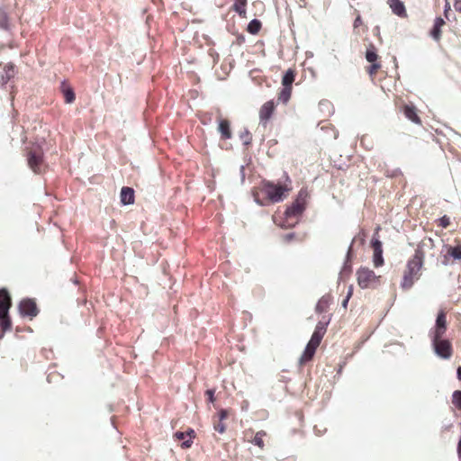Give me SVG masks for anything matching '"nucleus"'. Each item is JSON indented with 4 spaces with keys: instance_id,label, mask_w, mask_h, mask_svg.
Here are the masks:
<instances>
[{
    "instance_id": "nucleus-43",
    "label": "nucleus",
    "mask_w": 461,
    "mask_h": 461,
    "mask_svg": "<svg viewBox=\"0 0 461 461\" xmlns=\"http://www.w3.org/2000/svg\"><path fill=\"white\" fill-rule=\"evenodd\" d=\"M324 335H325V332L323 330H317L314 329V331L312 336L318 338L320 339H322Z\"/></svg>"
},
{
    "instance_id": "nucleus-1",
    "label": "nucleus",
    "mask_w": 461,
    "mask_h": 461,
    "mask_svg": "<svg viewBox=\"0 0 461 461\" xmlns=\"http://www.w3.org/2000/svg\"><path fill=\"white\" fill-rule=\"evenodd\" d=\"M447 330V314L440 310L436 317L435 324L429 329L428 336L431 342L433 353L441 359L447 360L453 355L451 341L445 338Z\"/></svg>"
},
{
    "instance_id": "nucleus-41",
    "label": "nucleus",
    "mask_w": 461,
    "mask_h": 461,
    "mask_svg": "<svg viewBox=\"0 0 461 461\" xmlns=\"http://www.w3.org/2000/svg\"><path fill=\"white\" fill-rule=\"evenodd\" d=\"M218 416H219V420L221 421H222L223 420H225L228 417V411L226 409H221L218 413Z\"/></svg>"
},
{
    "instance_id": "nucleus-24",
    "label": "nucleus",
    "mask_w": 461,
    "mask_h": 461,
    "mask_svg": "<svg viewBox=\"0 0 461 461\" xmlns=\"http://www.w3.org/2000/svg\"><path fill=\"white\" fill-rule=\"evenodd\" d=\"M247 0H235L232 9L242 17L246 15Z\"/></svg>"
},
{
    "instance_id": "nucleus-39",
    "label": "nucleus",
    "mask_w": 461,
    "mask_h": 461,
    "mask_svg": "<svg viewBox=\"0 0 461 461\" xmlns=\"http://www.w3.org/2000/svg\"><path fill=\"white\" fill-rule=\"evenodd\" d=\"M174 437L178 439V440H182V442L184 440H186L187 437H186V434L185 432H183V431H176L175 434H174Z\"/></svg>"
},
{
    "instance_id": "nucleus-18",
    "label": "nucleus",
    "mask_w": 461,
    "mask_h": 461,
    "mask_svg": "<svg viewBox=\"0 0 461 461\" xmlns=\"http://www.w3.org/2000/svg\"><path fill=\"white\" fill-rule=\"evenodd\" d=\"M60 88L64 95L65 102L67 104H72L76 99V95L73 88L68 86L65 81L61 83Z\"/></svg>"
},
{
    "instance_id": "nucleus-25",
    "label": "nucleus",
    "mask_w": 461,
    "mask_h": 461,
    "mask_svg": "<svg viewBox=\"0 0 461 461\" xmlns=\"http://www.w3.org/2000/svg\"><path fill=\"white\" fill-rule=\"evenodd\" d=\"M261 26H262L261 22H260L258 19L254 18V19H252V20L249 23V24H248V26H247V31H248L250 34L255 35V34H257V33L260 31Z\"/></svg>"
},
{
    "instance_id": "nucleus-4",
    "label": "nucleus",
    "mask_w": 461,
    "mask_h": 461,
    "mask_svg": "<svg viewBox=\"0 0 461 461\" xmlns=\"http://www.w3.org/2000/svg\"><path fill=\"white\" fill-rule=\"evenodd\" d=\"M262 191L267 194L272 203H280L285 198V193L290 189L274 182L263 179L261 181Z\"/></svg>"
},
{
    "instance_id": "nucleus-17",
    "label": "nucleus",
    "mask_w": 461,
    "mask_h": 461,
    "mask_svg": "<svg viewBox=\"0 0 461 461\" xmlns=\"http://www.w3.org/2000/svg\"><path fill=\"white\" fill-rule=\"evenodd\" d=\"M445 24V21L442 17H437L434 20V24L430 30V36L433 40L438 41L441 36V27Z\"/></svg>"
},
{
    "instance_id": "nucleus-8",
    "label": "nucleus",
    "mask_w": 461,
    "mask_h": 461,
    "mask_svg": "<svg viewBox=\"0 0 461 461\" xmlns=\"http://www.w3.org/2000/svg\"><path fill=\"white\" fill-rule=\"evenodd\" d=\"M371 246L374 249L373 263L375 267H382L384 265L383 257V244L378 237L373 236L371 240Z\"/></svg>"
},
{
    "instance_id": "nucleus-9",
    "label": "nucleus",
    "mask_w": 461,
    "mask_h": 461,
    "mask_svg": "<svg viewBox=\"0 0 461 461\" xmlns=\"http://www.w3.org/2000/svg\"><path fill=\"white\" fill-rule=\"evenodd\" d=\"M276 105L273 100L266 102L259 110V121L260 124L266 126L267 122L272 117Z\"/></svg>"
},
{
    "instance_id": "nucleus-6",
    "label": "nucleus",
    "mask_w": 461,
    "mask_h": 461,
    "mask_svg": "<svg viewBox=\"0 0 461 461\" xmlns=\"http://www.w3.org/2000/svg\"><path fill=\"white\" fill-rule=\"evenodd\" d=\"M357 284L362 289H367L373 286V284L378 283L380 276L367 267H360L357 271Z\"/></svg>"
},
{
    "instance_id": "nucleus-42",
    "label": "nucleus",
    "mask_w": 461,
    "mask_h": 461,
    "mask_svg": "<svg viewBox=\"0 0 461 461\" xmlns=\"http://www.w3.org/2000/svg\"><path fill=\"white\" fill-rule=\"evenodd\" d=\"M252 194H253L254 201H255L256 203H258L260 206H264L265 205V203L258 198L257 191H253Z\"/></svg>"
},
{
    "instance_id": "nucleus-19",
    "label": "nucleus",
    "mask_w": 461,
    "mask_h": 461,
    "mask_svg": "<svg viewBox=\"0 0 461 461\" xmlns=\"http://www.w3.org/2000/svg\"><path fill=\"white\" fill-rule=\"evenodd\" d=\"M316 349L317 348L307 343L303 355L299 358V364L303 365L305 362L310 361L313 357Z\"/></svg>"
},
{
    "instance_id": "nucleus-26",
    "label": "nucleus",
    "mask_w": 461,
    "mask_h": 461,
    "mask_svg": "<svg viewBox=\"0 0 461 461\" xmlns=\"http://www.w3.org/2000/svg\"><path fill=\"white\" fill-rule=\"evenodd\" d=\"M291 95H292V88L283 86V88L281 89V91L278 95L277 100H278V102L285 104L290 100Z\"/></svg>"
},
{
    "instance_id": "nucleus-50",
    "label": "nucleus",
    "mask_w": 461,
    "mask_h": 461,
    "mask_svg": "<svg viewBox=\"0 0 461 461\" xmlns=\"http://www.w3.org/2000/svg\"><path fill=\"white\" fill-rule=\"evenodd\" d=\"M456 377L461 381V366L456 368Z\"/></svg>"
},
{
    "instance_id": "nucleus-46",
    "label": "nucleus",
    "mask_w": 461,
    "mask_h": 461,
    "mask_svg": "<svg viewBox=\"0 0 461 461\" xmlns=\"http://www.w3.org/2000/svg\"><path fill=\"white\" fill-rule=\"evenodd\" d=\"M362 23V20H361V17L358 15L356 17L355 21H354V27L357 28L358 27L360 24Z\"/></svg>"
},
{
    "instance_id": "nucleus-22",
    "label": "nucleus",
    "mask_w": 461,
    "mask_h": 461,
    "mask_svg": "<svg viewBox=\"0 0 461 461\" xmlns=\"http://www.w3.org/2000/svg\"><path fill=\"white\" fill-rule=\"evenodd\" d=\"M415 279H416L415 276L411 275L405 271L403 274L402 280L401 282V287L403 290H408V289L411 288L414 284Z\"/></svg>"
},
{
    "instance_id": "nucleus-28",
    "label": "nucleus",
    "mask_w": 461,
    "mask_h": 461,
    "mask_svg": "<svg viewBox=\"0 0 461 461\" xmlns=\"http://www.w3.org/2000/svg\"><path fill=\"white\" fill-rule=\"evenodd\" d=\"M185 434H186L187 439L184 440L182 442L181 447L183 448H188V447H190L192 446V444H193V438L194 437V430L193 429H188L185 431Z\"/></svg>"
},
{
    "instance_id": "nucleus-31",
    "label": "nucleus",
    "mask_w": 461,
    "mask_h": 461,
    "mask_svg": "<svg viewBox=\"0 0 461 461\" xmlns=\"http://www.w3.org/2000/svg\"><path fill=\"white\" fill-rule=\"evenodd\" d=\"M240 139L243 141V145L249 146L251 143L252 136L248 129H244V131L240 133Z\"/></svg>"
},
{
    "instance_id": "nucleus-49",
    "label": "nucleus",
    "mask_w": 461,
    "mask_h": 461,
    "mask_svg": "<svg viewBox=\"0 0 461 461\" xmlns=\"http://www.w3.org/2000/svg\"><path fill=\"white\" fill-rule=\"evenodd\" d=\"M348 301H349V299H348V297H345L341 303V307H343L344 309H347Z\"/></svg>"
},
{
    "instance_id": "nucleus-16",
    "label": "nucleus",
    "mask_w": 461,
    "mask_h": 461,
    "mask_svg": "<svg viewBox=\"0 0 461 461\" xmlns=\"http://www.w3.org/2000/svg\"><path fill=\"white\" fill-rule=\"evenodd\" d=\"M218 131H220L221 139L223 140H229L232 136L230 124L228 120L221 119L219 121Z\"/></svg>"
},
{
    "instance_id": "nucleus-7",
    "label": "nucleus",
    "mask_w": 461,
    "mask_h": 461,
    "mask_svg": "<svg viewBox=\"0 0 461 461\" xmlns=\"http://www.w3.org/2000/svg\"><path fill=\"white\" fill-rule=\"evenodd\" d=\"M18 310L23 317H30L31 319L39 313L36 303L31 298L23 299L18 305Z\"/></svg>"
},
{
    "instance_id": "nucleus-11",
    "label": "nucleus",
    "mask_w": 461,
    "mask_h": 461,
    "mask_svg": "<svg viewBox=\"0 0 461 461\" xmlns=\"http://www.w3.org/2000/svg\"><path fill=\"white\" fill-rule=\"evenodd\" d=\"M387 4L389 5L390 8L392 9V12L401 17L405 18L407 16V12L405 5L402 1L401 0H387Z\"/></svg>"
},
{
    "instance_id": "nucleus-38",
    "label": "nucleus",
    "mask_w": 461,
    "mask_h": 461,
    "mask_svg": "<svg viewBox=\"0 0 461 461\" xmlns=\"http://www.w3.org/2000/svg\"><path fill=\"white\" fill-rule=\"evenodd\" d=\"M321 339L312 336L308 344H310L311 346H313L315 348H318L319 345L321 344Z\"/></svg>"
},
{
    "instance_id": "nucleus-5",
    "label": "nucleus",
    "mask_w": 461,
    "mask_h": 461,
    "mask_svg": "<svg viewBox=\"0 0 461 461\" xmlns=\"http://www.w3.org/2000/svg\"><path fill=\"white\" fill-rule=\"evenodd\" d=\"M424 251L421 247L418 246L414 255L407 262L406 272L416 276V280L420 278V270L423 266Z\"/></svg>"
},
{
    "instance_id": "nucleus-20",
    "label": "nucleus",
    "mask_w": 461,
    "mask_h": 461,
    "mask_svg": "<svg viewBox=\"0 0 461 461\" xmlns=\"http://www.w3.org/2000/svg\"><path fill=\"white\" fill-rule=\"evenodd\" d=\"M353 243H354V240L351 241V243L348 247V249L347 251L346 259H345V262L342 267L341 274L342 273L349 274L352 271V267H351L350 261H351L352 254H353Z\"/></svg>"
},
{
    "instance_id": "nucleus-35",
    "label": "nucleus",
    "mask_w": 461,
    "mask_h": 461,
    "mask_svg": "<svg viewBox=\"0 0 461 461\" xmlns=\"http://www.w3.org/2000/svg\"><path fill=\"white\" fill-rule=\"evenodd\" d=\"M439 226L447 228L450 224V219L447 215H443L438 219Z\"/></svg>"
},
{
    "instance_id": "nucleus-48",
    "label": "nucleus",
    "mask_w": 461,
    "mask_h": 461,
    "mask_svg": "<svg viewBox=\"0 0 461 461\" xmlns=\"http://www.w3.org/2000/svg\"><path fill=\"white\" fill-rule=\"evenodd\" d=\"M240 171L241 181L243 182L244 179H245V172H244L245 171V167H244V166H242V165L240 166Z\"/></svg>"
},
{
    "instance_id": "nucleus-29",
    "label": "nucleus",
    "mask_w": 461,
    "mask_h": 461,
    "mask_svg": "<svg viewBox=\"0 0 461 461\" xmlns=\"http://www.w3.org/2000/svg\"><path fill=\"white\" fill-rule=\"evenodd\" d=\"M266 434L267 433L264 430L258 431L254 436L252 443L262 448L264 447L263 438L266 436Z\"/></svg>"
},
{
    "instance_id": "nucleus-12",
    "label": "nucleus",
    "mask_w": 461,
    "mask_h": 461,
    "mask_svg": "<svg viewBox=\"0 0 461 461\" xmlns=\"http://www.w3.org/2000/svg\"><path fill=\"white\" fill-rule=\"evenodd\" d=\"M134 190L129 186H123L121 189L120 198L123 205H131L134 203Z\"/></svg>"
},
{
    "instance_id": "nucleus-40",
    "label": "nucleus",
    "mask_w": 461,
    "mask_h": 461,
    "mask_svg": "<svg viewBox=\"0 0 461 461\" xmlns=\"http://www.w3.org/2000/svg\"><path fill=\"white\" fill-rule=\"evenodd\" d=\"M214 429L217 430L219 433H223L226 428L222 421L220 420L217 424L214 425Z\"/></svg>"
},
{
    "instance_id": "nucleus-44",
    "label": "nucleus",
    "mask_w": 461,
    "mask_h": 461,
    "mask_svg": "<svg viewBox=\"0 0 461 461\" xmlns=\"http://www.w3.org/2000/svg\"><path fill=\"white\" fill-rule=\"evenodd\" d=\"M294 236H295L294 232H290V233L285 234L284 239L286 242H290L291 240H294Z\"/></svg>"
},
{
    "instance_id": "nucleus-32",
    "label": "nucleus",
    "mask_w": 461,
    "mask_h": 461,
    "mask_svg": "<svg viewBox=\"0 0 461 461\" xmlns=\"http://www.w3.org/2000/svg\"><path fill=\"white\" fill-rule=\"evenodd\" d=\"M452 403L457 408L461 410V390H456L452 393Z\"/></svg>"
},
{
    "instance_id": "nucleus-27",
    "label": "nucleus",
    "mask_w": 461,
    "mask_h": 461,
    "mask_svg": "<svg viewBox=\"0 0 461 461\" xmlns=\"http://www.w3.org/2000/svg\"><path fill=\"white\" fill-rule=\"evenodd\" d=\"M448 255L455 260H461V245L450 246L447 250Z\"/></svg>"
},
{
    "instance_id": "nucleus-13",
    "label": "nucleus",
    "mask_w": 461,
    "mask_h": 461,
    "mask_svg": "<svg viewBox=\"0 0 461 461\" xmlns=\"http://www.w3.org/2000/svg\"><path fill=\"white\" fill-rule=\"evenodd\" d=\"M332 302V296L329 294H324L319 299L315 306V312L317 313H322L327 311Z\"/></svg>"
},
{
    "instance_id": "nucleus-10",
    "label": "nucleus",
    "mask_w": 461,
    "mask_h": 461,
    "mask_svg": "<svg viewBox=\"0 0 461 461\" xmlns=\"http://www.w3.org/2000/svg\"><path fill=\"white\" fill-rule=\"evenodd\" d=\"M28 165L30 168L36 174L41 173V167L43 162L41 154H38L35 151H30L27 158Z\"/></svg>"
},
{
    "instance_id": "nucleus-15",
    "label": "nucleus",
    "mask_w": 461,
    "mask_h": 461,
    "mask_svg": "<svg viewBox=\"0 0 461 461\" xmlns=\"http://www.w3.org/2000/svg\"><path fill=\"white\" fill-rule=\"evenodd\" d=\"M403 114L411 122L420 124V119L417 113V109L413 105L405 104L403 106Z\"/></svg>"
},
{
    "instance_id": "nucleus-45",
    "label": "nucleus",
    "mask_w": 461,
    "mask_h": 461,
    "mask_svg": "<svg viewBox=\"0 0 461 461\" xmlns=\"http://www.w3.org/2000/svg\"><path fill=\"white\" fill-rule=\"evenodd\" d=\"M454 7L456 12L461 13V0H455Z\"/></svg>"
},
{
    "instance_id": "nucleus-47",
    "label": "nucleus",
    "mask_w": 461,
    "mask_h": 461,
    "mask_svg": "<svg viewBox=\"0 0 461 461\" xmlns=\"http://www.w3.org/2000/svg\"><path fill=\"white\" fill-rule=\"evenodd\" d=\"M352 294H353V285H349L346 297H348V299H350Z\"/></svg>"
},
{
    "instance_id": "nucleus-14",
    "label": "nucleus",
    "mask_w": 461,
    "mask_h": 461,
    "mask_svg": "<svg viewBox=\"0 0 461 461\" xmlns=\"http://www.w3.org/2000/svg\"><path fill=\"white\" fill-rule=\"evenodd\" d=\"M15 69L14 65L12 63H8L4 68V72L0 75V84L1 86H5L7 82L14 77Z\"/></svg>"
},
{
    "instance_id": "nucleus-21",
    "label": "nucleus",
    "mask_w": 461,
    "mask_h": 461,
    "mask_svg": "<svg viewBox=\"0 0 461 461\" xmlns=\"http://www.w3.org/2000/svg\"><path fill=\"white\" fill-rule=\"evenodd\" d=\"M294 79H295V72L294 69L289 68L283 75L282 86L285 87L292 88Z\"/></svg>"
},
{
    "instance_id": "nucleus-34",
    "label": "nucleus",
    "mask_w": 461,
    "mask_h": 461,
    "mask_svg": "<svg viewBox=\"0 0 461 461\" xmlns=\"http://www.w3.org/2000/svg\"><path fill=\"white\" fill-rule=\"evenodd\" d=\"M330 318H329L326 321H320L317 323V325L315 327V330H323L326 333L327 327L330 324Z\"/></svg>"
},
{
    "instance_id": "nucleus-3",
    "label": "nucleus",
    "mask_w": 461,
    "mask_h": 461,
    "mask_svg": "<svg viewBox=\"0 0 461 461\" xmlns=\"http://www.w3.org/2000/svg\"><path fill=\"white\" fill-rule=\"evenodd\" d=\"M308 197V191L306 188H302L294 202L287 206L284 215L285 219H292L294 217H300L306 209V199Z\"/></svg>"
},
{
    "instance_id": "nucleus-36",
    "label": "nucleus",
    "mask_w": 461,
    "mask_h": 461,
    "mask_svg": "<svg viewBox=\"0 0 461 461\" xmlns=\"http://www.w3.org/2000/svg\"><path fill=\"white\" fill-rule=\"evenodd\" d=\"M214 393H215V389H208L205 391V395L207 396V400L209 402H214L215 401V397H214Z\"/></svg>"
},
{
    "instance_id": "nucleus-51",
    "label": "nucleus",
    "mask_w": 461,
    "mask_h": 461,
    "mask_svg": "<svg viewBox=\"0 0 461 461\" xmlns=\"http://www.w3.org/2000/svg\"><path fill=\"white\" fill-rule=\"evenodd\" d=\"M457 453L459 457L461 458V438H459L458 445H457Z\"/></svg>"
},
{
    "instance_id": "nucleus-33",
    "label": "nucleus",
    "mask_w": 461,
    "mask_h": 461,
    "mask_svg": "<svg viewBox=\"0 0 461 461\" xmlns=\"http://www.w3.org/2000/svg\"><path fill=\"white\" fill-rule=\"evenodd\" d=\"M291 219H285V216L284 215V219L283 221L278 224L282 229H292V228H294L295 225L297 224V221L295 222H291L290 221Z\"/></svg>"
},
{
    "instance_id": "nucleus-2",
    "label": "nucleus",
    "mask_w": 461,
    "mask_h": 461,
    "mask_svg": "<svg viewBox=\"0 0 461 461\" xmlns=\"http://www.w3.org/2000/svg\"><path fill=\"white\" fill-rule=\"evenodd\" d=\"M12 306V300L8 290L5 287L0 288V326L3 332L0 333V339L4 333L12 328V321L9 316V310Z\"/></svg>"
},
{
    "instance_id": "nucleus-52",
    "label": "nucleus",
    "mask_w": 461,
    "mask_h": 461,
    "mask_svg": "<svg viewBox=\"0 0 461 461\" xmlns=\"http://www.w3.org/2000/svg\"><path fill=\"white\" fill-rule=\"evenodd\" d=\"M285 176L286 181H290V177L286 172H285Z\"/></svg>"
},
{
    "instance_id": "nucleus-23",
    "label": "nucleus",
    "mask_w": 461,
    "mask_h": 461,
    "mask_svg": "<svg viewBox=\"0 0 461 461\" xmlns=\"http://www.w3.org/2000/svg\"><path fill=\"white\" fill-rule=\"evenodd\" d=\"M365 58L367 62H376L378 59V55L376 52V49L374 44H369L365 54Z\"/></svg>"
},
{
    "instance_id": "nucleus-30",
    "label": "nucleus",
    "mask_w": 461,
    "mask_h": 461,
    "mask_svg": "<svg viewBox=\"0 0 461 461\" xmlns=\"http://www.w3.org/2000/svg\"><path fill=\"white\" fill-rule=\"evenodd\" d=\"M0 28L3 30H8L9 23H8V15L6 12L0 7Z\"/></svg>"
},
{
    "instance_id": "nucleus-37",
    "label": "nucleus",
    "mask_w": 461,
    "mask_h": 461,
    "mask_svg": "<svg viewBox=\"0 0 461 461\" xmlns=\"http://www.w3.org/2000/svg\"><path fill=\"white\" fill-rule=\"evenodd\" d=\"M370 63H371V65L368 68V73L370 75H373L378 68H380L381 65L377 61L376 62H370Z\"/></svg>"
}]
</instances>
